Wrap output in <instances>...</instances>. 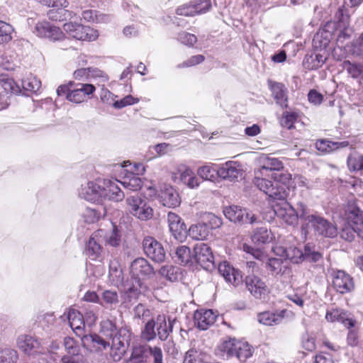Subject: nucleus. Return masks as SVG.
<instances>
[{
    "label": "nucleus",
    "instance_id": "obj_59",
    "mask_svg": "<svg viewBox=\"0 0 363 363\" xmlns=\"http://www.w3.org/2000/svg\"><path fill=\"white\" fill-rule=\"evenodd\" d=\"M145 351V349L144 347H135L133 350L131 357L129 360L130 363H145L146 361Z\"/></svg>",
    "mask_w": 363,
    "mask_h": 363
},
{
    "label": "nucleus",
    "instance_id": "obj_45",
    "mask_svg": "<svg viewBox=\"0 0 363 363\" xmlns=\"http://www.w3.org/2000/svg\"><path fill=\"white\" fill-rule=\"evenodd\" d=\"M119 302L118 295L116 291L106 290L100 298V305L106 308H112Z\"/></svg>",
    "mask_w": 363,
    "mask_h": 363
},
{
    "label": "nucleus",
    "instance_id": "obj_57",
    "mask_svg": "<svg viewBox=\"0 0 363 363\" xmlns=\"http://www.w3.org/2000/svg\"><path fill=\"white\" fill-rule=\"evenodd\" d=\"M216 173L217 174V169H213L211 164L203 165L197 169L199 177L203 180H214Z\"/></svg>",
    "mask_w": 363,
    "mask_h": 363
},
{
    "label": "nucleus",
    "instance_id": "obj_11",
    "mask_svg": "<svg viewBox=\"0 0 363 363\" xmlns=\"http://www.w3.org/2000/svg\"><path fill=\"white\" fill-rule=\"evenodd\" d=\"M333 23L338 46H343L345 41L350 39L353 30L350 27V16L344 9L340 8L335 13Z\"/></svg>",
    "mask_w": 363,
    "mask_h": 363
},
{
    "label": "nucleus",
    "instance_id": "obj_1",
    "mask_svg": "<svg viewBox=\"0 0 363 363\" xmlns=\"http://www.w3.org/2000/svg\"><path fill=\"white\" fill-rule=\"evenodd\" d=\"M254 184L271 199H284L289 195L292 175L284 170L278 158L262 154L257 158Z\"/></svg>",
    "mask_w": 363,
    "mask_h": 363
},
{
    "label": "nucleus",
    "instance_id": "obj_51",
    "mask_svg": "<svg viewBox=\"0 0 363 363\" xmlns=\"http://www.w3.org/2000/svg\"><path fill=\"white\" fill-rule=\"evenodd\" d=\"M0 84L8 93L18 94L21 92L19 85L6 74H0Z\"/></svg>",
    "mask_w": 363,
    "mask_h": 363
},
{
    "label": "nucleus",
    "instance_id": "obj_26",
    "mask_svg": "<svg viewBox=\"0 0 363 363\" xmlns=\"http://www.w3.org/2000/svg\"><path fill=\"white\" fill-rule=\"evenodd\" d=\"M325 319L331 323L339 322L348 329L354 327L356 324V320L353 318L352 314L340 309L328 311Z\"/></svg>",
    "mask_w": 363,
    "mask_h": 363
},
{
    "label": "nucleus",
    "instance_id": "obj_53",
    "mask_svg": "<svg viewBox=\"0 0 363 363\" xmlns=\"http://www.w3.org/2000/svg\"><path fill=\"white\" fill-rule=\"evenodd\" d=\"M101 239L112 247H117L121 243V235L116 226L113 225L112 230L108 233L106 232L105 238Z\"/></svg>",
    "mask_w": 363,
    "mask_h": 363
},
{
    "label": "nucleus",
    "instance_id": "obj_62",
    "mask_svg": "<svg viewBox=\"0 0 363 363\" xmlns=\"http://www.w3.org/2000/svg\"><path fill=\"white\" fill-rule=\"evenodd\" d=\"M205 60V57L202 55H196L191 56L188 60L184 61L183 62L178 64L177 67L179 69L190 67L195 66L196 65L201 64Z\"/></svg>",
    "mask_w": 363,
    "mask_h": 363
},
{
    "label": "nucleus",
    "instance_id": "obj_60",
    "mask_svg": "<svg viewBox=\"0 0 363 363\" xmlns=\"http://www.w3.org/2000/svg\"><path fill=\"white\" fill-rule=\"evenodd\" d=\"M155 323L154 320L148 321L144 330L142 331L141 337L146 341H150L156 337V332L155 330Z\"/></svg>",
    "mask_w": 363,
    "mask_h": 363
},
{
    "label": "nucleus",
    "instance_id": "obj_55",
    "mask_svg": "<svg viewBox=\"0 0 363 363\" xmlns=\"http://www.w3.org/2000/svg\"><path fill=\"white\" fill-rule=\"evenodd\" d=\"M106 209L103 208V214L94 208H86L82 213V218L86 223H94L97 222L102 216H104Z\"/></svg>",
    "mask_w": 363,
    "mask_h": 363
},
{
    "label": "nucleus",
    "instance_id": "obj_16",
    "mask_svg": "<svg viewBox=\"0 0 363 363\" xmlns=\"http://www.w3.org/2000/svg\"><path fill=\"white\" fill-rule=\"evenodd\" d=\"M145 255L155 262H162L165 259L166 253L162 244L152 237H146L143 242Z\"/></svg>",
    "mask_w": 363,
    "mask_h": 363
},
{
    "label": "nucleus",
    "instance_id": "obj_38",
    "mask_svg": "<svg viewBox=\"0 0 363 363\" xmlns=\"http://www.w3.org/2000/svg\"><path fill=\"white\" fill-rule=\"evenodd\" d=\"M109 279L112 284L115 286L123 285L125 282L123 281V274L122 268L116 260H113L109 265Z\"/></svg>",
    "mask_w": 363,
    "mask_h": 363
},
{
    "label": "nucleus",
    "instance_id": "obj_27",
    "mask_svg": "<svg viewBox=\"0 0 363 363\" xmlns=\"http://www.w3.org/2000/svg\"><path fill=\"white\" fill-rule=\"evenodd\" d=\"M95 86L91 84H78L76 88L70 89L67 94V99L71 102L80 104L83 102L86 96L94 92Z\"/></svg>",
    "mask_w": 363,
    "mask_h": 363
},
{
    "label": "nucleus",
    "instance_id": "obj_9",
    "mask_svg": "<svg viewBox=\"0 0 363 363\" xmlns=\"http://www.w3.org/2000/svg\"><path fill=\"white\" fill-rule=\"evenodd\" d=\"M125 203L128 212L140 220H148L153 217V208L138 195L127 197Z\"/></svg>",
    "mask_w": 363,
    "mask_h": 363
},
{
    "label": "nucleus",
    "instance_id": "obj_7",
    "mask_svg": "<svg viewBox=\"0 0 363 363\" xmlns=\"http://www.w3.org/2000/svg\"><path fill=\"white\" fill-rule=\"evenodd\" d=\"M286 198L284 199H273L274 200L279 201L272 205V215L269 218H264L269 221L273 216H277L279 218L283 220L286 224L290 225H295L298 224V218L300 217V210L298 208V202L296 204L297 209L296 210L289 202L286 201Z\"/></svg>",
    "mask_w": 363,
    "mask_h": 363
},
{
    "label": "nucleus",
    "instance_id": "obj_63",
    "mask_svg": "<svg viewBox=\"0 0 363 363\" xmlns=\"http://www.w3.org/2000/svg\"><path fill=\"white\" fill-rule=\"evenodd\" d=\"M194 7H195V13L201 14L207 12L211 8V2L210 0H194L192 1Z\"/></svg>",
    "mask_w": 363,
    "mask_h": 363
},
{
    "label": "nucleus",
    "instance_id": "obj_12",
    "mask_svg": "<svg viewBox=\"0 0 363 363\" xmlns=\"http://www.w3.org/2000/svg\"><path fill=\"white\" fill-rule=\"evenodd\" d=\"M101 203L104 201L120 202L124 199L125 194L119 186V180L101 179Z\"/></svg>",
    "mask_w": 363,
    "mask_h": 363
},
{
    "label": "nucleus",
    "instance_id": "obj_50",
    "mask_svg": "<svg viewBox=\"0 0 363 363\" xmlns=\"http://www.w3.org/2000/svg\"><path fill=\"white\" fill-rule=\"evenodd\" d=\"M21 84L23 89L30 92H36L41 86L40 81L32 74H28L22 79Z\"/></svg>",
    "mask_w": 363,
    "mask_h": 363
},
{
    "label": "nucleus",
    "instance_id": "obj_20",
    "mask_svg": "<svg viewBox=\"0 0 363 363\" xmlns=\"http://www.w3.org/2000/svg\"><path fill=\"white\" fill-rule=\"evenodd\" d=\"M333 287L340 294H346L352 291L354 284L352 278L344 271L337 270L332 274Z\"/></svg>",
    "mask_w": 363,
    "mask_h": 363
},
{
    "label": "nucleus",
    "instance_id": "obj_61",
    "mask_svg": "<svg viewBox=\"0 0 363 363\" xmlns=\"http://www.w3.org/2000/svg\"><path fill=\"white\" fill-rule=\"evenodd\" d=\"M177 39L181 43L191 47L197 42V38L194 34L183 31L178 34Z\"/></svg>",
    "mask_w": 363,
    "mask_h": 363
},
{
    "label": "nucleus",
    "instance_id": "obj_39",
    "mask_svg": "<svg viewBox=\"0 0 363 363\" xmlns=\"http://www.w3.org/2000/svg\"><path fill=\"white\" fill-rule=\"evenodd\" d=\"M82 18L86 22L96 23H107L111 20V18L108 15L92 9L83 11L82 12Z\"/></svg>",
    "mask_w": 363,
    "mask_h": 363
},
{
    "label": "nucleus",
    "instance_id": "obj_19",
    "mask_svg": "<svg viewBox=\"0 0 363 363\" xmlns=\"http://www.w3.org/2000/svg\"><path fill=\"white\" fill-rule=\"evenodd\" d=\"M105 235L106 231L103 229L95 231L91 235L85 249V254L90 259L96 260L100 257L102 251L101 242H103L101 238H105Z\"/></svg>",
    "mask_w": 363,
    "mask_h": 363
},
{
    "label": "nucleus",
    "instance_id": "obj_17",
    "mask_svg": "<svg viewBox=\"0 0 363 363\" xmlns=\"http://www.w3.org/2000/svg\"><path fill=\"white\" fill-rule=\"evenodd\" d=\"M16 345L21 351L27 355H35L44 352L40 342L30 335H19L16 340Z\"/></svg>",
    "mask_w": 363,
    "mask_h": 363
},
{
    "label": "nucleus",
    "instance_id": "obj_32",
    "mask_svg": "<svg viewBox=\"0 0 363 363\" xmlns=\"http://www.w3.org/2000/svg\"><path fill=\"white\" fill-rule=\"evenodd\" d=\"M239 340L233 337H227L222 340L216 349L218 355L229 359L235 357Z\"/></svg>",
    "mask_w": 363,
    "mask_h": 363
},
{
    "label": "nucleus",
    "instance_id": "obj_18",
    "mask_svg": "<svg viewBox=\"0 0 363 363\" xmlns=\"http://www.w3.org/2000/svg\"><path fill=\"white\" fill-rule=\"evenodd\" d=\"M82 345L90 352H102L110 346V342L97 334L85 335L82 337Z\"/></svg>",
    "mask_w": 363,
    "mask_h": 363
},
{
    "label": "nucleus",
    "instance_id": "obj_37",
    "mask_svg": "<svg viewBox=\"0 0 363 363\" xmlns=\"http://www.w3.org/2000/svg\"><path fill=\"white\" fill-rule=\"evenodd\" d=\"M272 95L277 103L282 107L287 106V89L285 86L279 82H274L271 84Z\"/></svg>",
    "mask_w": 363,
    "mask_h": 363
},
{
    "label": "nucleus",
    "instance_id": "obj_43",
    "mask_svg": "<svg viewBox=\"0 0 363 363\" xmlns=\"http://www.w3.org/2000/svg\"><path fill=\"white\" fill-rule=\"evenodd\" d=\"M342 68L347 73L354 79L363 77V65L358 62L345 60L342 64Z\"/></svg>",
    "mask_w": 363,
    "mask_h": 363
},
{
    "label": "nucleus",
    "instance_id": "obj_54",
    "mask_svg": "<svg viewBox=\"0 0 363 363\" xmlns=\"http://www.w3.org/2000/svg\"><path fill=\"white\" fill-rule=\"evenodd\" d=\"M201 220L209 228V230L218 228L222 225V219L211 213L206 212L201 216Z\"/></svg>",
    "mask_w": 363,
    "mask_h": 363
},
{
    "label": "nucleus",
    "instance_id": "obj_35",
    "mask_svg": "<svg viewBox=\"0 0 363 363\" xmlns=\"http://www.w3.org/2000/svg\"><path fill=\"white\" fill-rule=\"evenodd\" d=\"M332 35V33L328 30H320L313 39V45L315 50H318L320 52L327 51L326 48L330 43Z\"/></svg>",
    "mask_w": 363,
    "mask_h": 363
},
{
    "label": "nucleus",
    "instance_id": "obj_48",
    "mask_svg": "<svg viewBox=\"0 0 363 363\" xmlns=\"http://www.w3.org/2000/svg\"><path fill=\"white\" fill-rule=\"evenodd\" d=\"M15 29L10 23L0 20V45L7 44L13 39Z\"/></svg>",
    "mask_w": 363,
    "mask_h": 363
},
{
    "label": "nucleus",
    "instance_id": "obj_2",
    "mask_svg": "<svg viewBox=\"0 0 363 363\" xmlns=\"http://www.w3.org/2000/svg\"><path fill=\"white\" fill-rule=\"evenodd\" d=\"M130 272L132 278L124 284V291L131 301L132 298H137L140 294L146 291L147 286L140 278H147L153 274L154 269L147 259L139 257L132 262Z\"/></svg>",
    "mask_w": 363,
    "mask_h": 363
},
{
    "label": "nucleus",
    "instance_id": "obj_25",
    "mask_svg": "<svg viewBox=\"0 0 363 363\" xmlns=\"http://www.w3.org/2000/svg\"><path fill=\"white\" fill-rule=\"evenodd\" d=\"M160 203L168 208H175L180 205L181 199L177 191L169 184H164L159 194Z\"/></svg>",
    "mask_w": 363,
    "mask_h": 363
},
{
    "label": "nucleus",
    "instance_id": "obj_56",
    "mask_svg": "<svg viewBox=\"0 0 363 363\" xmlns=\"http://www.w3.org/2000/svg\"><path fill=\"white\" fill-rule=\"evenodd\" d=\"M118 329L116 324L110 320H104L101 323V333L109 339L118 335Z\"/></svg>",
    "mask_w": 363,
    "mask_h": 363
},
{
    "label": "nucleus",
    "instance_id": "obj_47",
    "mask_svg": "<svg viewBox=\"0 0 363 363\" xmlns=\"http://www.w3.org/2000/svg\"><path fill=\"white\" fill-rule=\"evenodd\" d=\"M235 357L240 362H245L253 354V348L248 342L239 340Z\"/></svg>",
    "mask_w": 363,
    "mask_h": 363
},
{
    "label": "nucleus",
    "instance_id": "obj_52",
    "mask_svg": "<svg viewBox=\"0 0 363 363\" xmlns=\"http://www.w3.org/2000/svg\"><path fill=\"white\" fill-rule=\"evenodd\" d=\"M76 13L72 11L66 9H59L57 11L50 10L48 13L49 19L52 21H65L67 19H72L76 16Z\"/></svg>",
    "mask_w": 363,
    "mask_h": 363
},
{
    "label": "nucleus",
    "instance_id": "obj_31",
    "mask_svg": "<svg viewBox=\"0 0 363 363\" xmlns=\"http://www.w3.org/2000/svg\"><path fill=\"white\" fill-rule=\"evenodd\" d=\"M216 315L212 310H197L194 316L195 325L201 330H206L216 321Z\"/></svg>",
    "mask_w": 363,
    "mask_h": 363
},
{
    "label": "nucleus",
    "instance_id": "obj_42",
    "mask_svg": "<svg viewBox=\"0 0 363 363\" xmlns=\"http://www.w3.org/2000/svg\"><path fill=\"white\" fill-rule=\"evenodd\" d=\"M119 183L125 189L130 191H136L142 187L143 182L135 174L129 173L125 175Z\"/></svg>",
    "mask_w": 363,
    "mask_h": 363
},
{
    "label": "nucleus",
    "instance_id": "obj_4",
    "mask_svg": "<svg viewBox=\"0 0 363 363\" xmlns=\"http://www.w3.org/2000/svg\"><path fill=\"white\" fill-rule=\"evenodd\" d=\"M347 223L340 231V237L349 242L354 239L355 234L363 239V211L354 203L348 204L345 211Z\"/></svg>",
    "mask_w": 363,
    "mask_h": 363
},
{
    "label": "nucleus",
    "instance_id": "obj_36",
    "mask_svg": "<svg viewBox=\"0 0 363 363\" xmlns=\"http://www.w3.org/2000/svg\"><path fill=\"white\" fill-rule=\"evenodd\" d=\"M210 233L209 228L201 220V222L191 225L187 234L194 240H203L208 237Z\"/></svg>",
    "mask_w": 363,
    "mask_h": 363
},
{
    "label": "nucleus",
    "instance_id": "obj_13",
    "mask_svg": "<svg viewBox=\"0 0 363 363\" xmlns=\"http://www.w3.org/2000/svg\"><path fill=\"white\" fill-rule=\"evenodd\" d=\"M172 178L177 184H182L189 189H194L199 186L201 181L194 171L184 164H179L172 172Z\"/></svg>",
    "mask_w": 363,
    "mask_h": 363
},
{
    "label": "nucleus",
    "instance_id": "obj_6",
    "mask_svg": "<svg viewBox=\"0 0 363 363\" xmlns=\"http://www.w3.org/2000/svg\"><path fill=\"white\" fill-rule=\"evenodd\" d=\"M63 32L69 38L91 42L99 38V31L90 26L75 21H68L63 24Z\"/></svg>",
    "mask_w": 363,
    "mask_h": 363
},
{
    "label": "nucleus",
    "instance_id": "obj_10",
    "mask_svg": "<svg viewBox=\"0 0 363 363\" xmlns=\"http://www.w3.org/2000/svg\"><path fill=\"white\" fill-rule=\"evenodd\" d=\"M32 31L37 37L51 42L62 41L65 39V34L62 28L47 21L36 23Z\"/></svg>",
    "mask_w": 363,
    "mask_h": 363
},
{
    "label": "nucleus",
    "instance_id": "obj_29",
    "mask_svg": "<svg viewBox=\"0 0 363 363\" xmlns=\"http://www.w3.org/2000/svg\"><path fill=\"white\" fill-rule=\"evenodd\" d=\"M328 57V52H320L315 50L313 52L306 55L303 65L306 69L313 70L322 67Z\"/></svg>",
    "mask_w": 363,
    "mask_h": 363
},
{
    "label": "nucleus",
    "instance_id": "obj_28",
    "mask_svg": "<svg viewBox=\"0 0 363 363\" xmlns=\"http://www.w3.org/2000/svg\"><path fill=\"white\" fill-rule=\"evenodd\" d=\"M266 267L272 275L291 277V270L288 266L286 260L282 258H267Z\"/></svg>",
    "mask_w": 363,
    "mask_h": 363
},
{
    "label": "nucleus",
    "instance_id": "obj_49",
    "mask_svg": "<svg viewBox=\"0 0 363 363\" xmlns=\"http://www.w3.org/2000/svg\"><path fill=\"white\" fill-rule=\"evenodd\" d=\"M18 359V353L16 350L0 346V363H16Z\"/></svg>",
    "mask_w": 363,
    "mask_h": 363
},
{
    "label": "nucleus",
    "instance_id": "obj_58",
    "mask_svg": "<svg viewBox=\"0 0 363 363\" xmlns=\"http://www.w3.org/2000/svg\"><path fill=\"white\" fill-rule=\"evenodd\" d=\"M178 268L174 267L172 265H165L161 267L160 269V274L161 276L165 277L170 281H174L178 278Z\"/></svg>",
    "mask_w": 363,
    "mask_h": 363
},
{
    "label": "nucleus",
    "instance_id": "obj_5",
    "mask_svg": "<svg viewBox=\"0 0 363 363\" xmlns=\"http://www.w3.org/2000/svg\"><path fill=\"white\" fill-rule=\"evenodd\" d=\"M274 252L277 255L284 257L285 260L289 259L294 263H299L303 260L315 262L321 258V254L316 252L314 246L310 244L305 246L304 252L296 247H286L281 245L275 246Z\"/></svg>",
    "mask_w": 363,
    "mask_h": 363
},
{
    "label": "nucleus",
    "instance_id": "obj_24",
    "mask_svg": "<svg viewBox=\"0 0 363 363\" xmlns=\"http://www.w3.org/2000/svg\"><path fill=\"white\" fill-rule=\"evenodd\" d=\"M217 175L230 182L238 181L242 176V169L237 162L229 161L219 167Z\"/></svg>",
    "mask_w": 363,
    "mask_h": 363
},
{
    "label": "nucleus",
    "instance_id": "obj_8",
    "mask_svg": "<svg viewBox=\"0 0 363 363\" xmlns=\"http://www.w3.org/2000/svg\"><path fill=\"white\" fill-rule=\"evenodd\" d=\"M118 335L109 338L110 356L115 362L120 361L126 353L131 340V332L127 328L118 329Z\"/></svg>",
    "mask_w": 363,
    "mask_h": 363
},
{
    "label": "nucleus",
    "instance_id": "obj_14",
    "mask_svg": "<svg viewBox=\"0 0 363 363\" xmlns=\"http://www.w3.org/2000/svg\"><path fill=\"white\" fill-rule=\"evenodd\" d=\"M225 216L232 222L254 224L258 222V218L245 208L238 206H230L223 210Z\"/></svg>",
    "mask_w": 363,
    "mask_h": 363
},
{
    "label": "nucleus",
    "instance_id": "obj_30",
    "mask_svg": "<svg viewBox=\"0 0 363 363\" xmlns=\"http://www.w3.org/2000/svg\"><path fill=\"white\" fill-rule=\"evenodd\" d=\"M67 318L69 323L75 334L80 337L85 335L86 325L83 315L78 311L71 308L68 311Z\"/></svg>",
    "mask_w": 363,
    "mask_h": 363
},
{
    "label": "nucleus",
    "instance_id": "obj_34",
    "mask_svg": "<svg viewBox=\"0 0 363 363\" xmlns=\"http://www.w3.org/2000/svg\"><path fill=\"white\" fill-rule=\"evenodd\" d=\"M285 313L286 311L284 310L275 313L264 311L257 315V320L259 323L264 325L272 326L279 325L282 322Z\"/></svg>",
    "mask_w": 363,
    "mask_h": 363
},
{
    "label": "nucleus",
    "instance_id": "obj_41",
    "mask_svg": "<svg viewBox=\"0 0 363 363\" xmlns=\"http://www.w3.org/2000/svg\"><path fill=\"white\" fill-rule=\"evenodd\" d=\"M174 258L177 262L183 265L194 262V255L191 254L190 248L186 245L177 248Z\"/></svg>",
    "mask_w": 363,
    "mask_h": 363
},
{
    "label": "nucleus",
    "instance_id": "obj_33",
    "mask_svg": "<svg viewBox=\"0 0 363 363\" xmlns=\"http://www.w3.org/2000/svg\"><path fill=\"white\" fill-rule=\"evenodd\" d=\"M218 272L225 281L234 286L242 282L240 273L235 270L228 262H223L218 266Z\"/></svg>",
    "mask_w": 363,
    "mask_h": 363
},
{
    "label": "nucleus",
    "instance_id": "obj_64",
    "mask_svg": "<svg viewBox=\"0 0 363 363\" xmlns=\"http://www.w3.org/2000/svg\"><path fill=\"white\" fill-rule=\"evenodd\" d=\"M64 346L67 353L71 355H77L79 352V347L72 337H66L64 339Z\"/></svg>",
    "mask_w": 363,
    "mask_h": 363
},
{
    "label": "nucleus",
    "instance_id": "obj_40",
    "mask_svg": "<svg viewBox=\"0 0 363 363\" xmlns=\"http://www.w3.org/2000/svg\"><path fill=\"white\" fill-rule=\"evenodd\" d=\"M274 239V235L271 230L264 227L256 229L252 235V242L257 245L269 243Z\"/></svg>",
    "mask_w": 363,
    "mask_h": 363
},
{
    "label": "nucleus",
    "instance_id": "obj_22",
    "mask_svg": "<svg viewBox=\"0 0 363 363\" xmlns=\"http://www.w3.org/2000/svg\"><path fill=\"white\" fill-rule=\"evenodd\" d=\"M167 223L169 231L174 238L179 242L184 241L187 235V231L186 225L182 219L177 214L169 212L167 214Z\"/></svg>",
    "mask_w": 363,
    "mask_h": 363
},
{
    "label": "nucleus",
    "instance_id": "obj_23",
    "mask_svg": "<svg viewBox=\"0 0 363 363\" xmlns=\"http://www.w3.org/2000/svg\"><path fill=\"white\" fill-rule=\"evenodd\" d=\"M194 262L203 268H208L213 264V255L210 247L206 243L196 244L194 249Z\"/></svg>",
    "mask_w": 363,
    "mask_h": 363
},
{
    "label": "nucleus",
    "instance_id": "obj_15",
    "mask_svg": "<svg viewBox=\"0 0 363 363\" xmlns=\"http://www.w3.org/2000/svg\"><path fill=\"white\" fill-rule=\"evenodd\" d=\"M99 179L82 184L78 189V196L91 203H101V184Z\"/></svg>",
    "mask_w": 363,
    "mask_h": 363
},
{
    "label": "nucleus",
    "instance_id": "obj_46",
    "mask_svg": "<svg viewBox=\"0 0 363 363\" xmlns=\"http://www.w3.org/2000/svg\"><path fill=\"white\" fill-rule=\"evenodd\" d=\"M157 327V334L159 338L162 340H165L169 336V333L172 331V324L169 322V325L167 324L164 315H158L155 323Z\"/></svg>",
    "mask_w": 363,
    "mask_h": 363
},
{
    "label": "nucleus",
    "instance_id": "obj_3",
    "mask_svg": "<svg viewBox=\"0 0 363 363\" xmlns=\"http://www.w3.org/2000/svg\"><path fill=\"white\" fill-rule=\"evenodd\" d=\"M300 210L301 219L303 220L302 225V233L308 234L307 225L311 224L315 234L325 238H335L337 235L336 226L323 217L317 214H309L308 209L306 204L300 202L298 204Z\"/></svg>",
    "mask_w": 363,
    "mask_h": 363
},
{
    "label": "nucleus",
    "instance_id": "obj_44",
    "mask_svg": "<svg viewBox=\"0 0 363 363\" xmlns=\"http://www.w3.org/2000/svg\"><path fill=\"white\" fill-rule=\"evenodd\" d=\"M347 164L350 171L363 170V155L357 151H352L347 157Z\"/></svg>",
    "mask_w": 363,
    "mask_h": 363
},
{
    "label": "nucleus",
    "instance_id": "obj_21",
    "mask_svg": "<svg viewBox=\"0 0 363 363\" xmlns=\"http://www.w3.org/2000/svg\"><path fill=\"white\" fill-rule=\"evenodd\" d=\"M245 284L255 298H265L269 293V289L266 283L257 276L248 275L245 279Z\"/></svg>",
    "mask_w": 363,
    "mask_h": 363
}]
</instances>
